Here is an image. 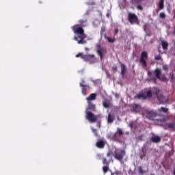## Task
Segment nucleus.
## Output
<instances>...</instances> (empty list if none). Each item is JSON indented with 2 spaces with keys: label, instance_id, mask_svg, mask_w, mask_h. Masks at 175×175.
I'll list each match as a JSON object with an SVG mask.
<instances>
[{
  "label": "nucleus",
  "instance_id": "30",
  "mask_svg": "<svg viewBox=\"0 0 175 175\" xmlns=\"http://www.w3.org/2000/svg\"><path fill=\"white\" fill-rule=\"evenodd\" d=\"M103 165H106L107 166H109V165H110V163L107 161V159L106 158L103 159Z\"/></svg>",
  "mask_w": 175,
  "mask_h": 175
},
{
  "label": "nucleus",
  "instance_id": "12",
  "mask_svg": "<svg viewBox=\"0 0 175 175\" xmlns=\"http://www.w3.org/2000/svg\"><path fill=\"white\" fill-rule=\"evenodd\" d=\"M96 53H97L98 55H99L100 59H103V55L106 54V53H107V49L106 48H100L99 50L96 51Z\"/></svg>",
  "mask_w": 175,
  "mask_h": 175
},
{
  "label": "nucleus",
  "instance_id": "6",
  "mask_svg": "<svg viewBox=\"0 0 175 175\" xmlns=\"http://www.w3.org/2000/svg\"><path fill=\"white\" fill-rule=\"evenodd\" d=\"M153 90L155 92L157 100L160 103L163 105L164 103H167L169 102V98H166L163 94H159L161 92V90L158 88H153Z\"/></svg>",
  "mask_w": 175,
  "mask_h": 175
},
{
  "label": "nucleus",
  "instance_id": "35",
  "mask_svg": "<svg viewBox=\"0 0 175 175\" xmlns=\"http://www.w3.org/2000/svg\"><path fill=\"white\" fill-rule=\"evenodd\" d=\"M154 59L156 61H161V59H162V57L159 55H158L154 56Z\"/></svg>",
  "mask_w": 175,
  "mask_h": 175
},
{
  "label": "nucleus",
  "instance_id": "37",
  "mask_svg": "<svg viewBox=\"0 0 175 175\" xmlns=\"http://www.w3.org/2000/svg\"><path fill=\"white\" fill-rule=\"evenodd\" d=\"M163 70H165V72H167V70H169V68L167 67V65H163Z\"/></svg>",
  "mask_w": 175,
  "mask_h": 175
},
{
  "label": "nucleus",
  "instance_id": "52",
  "mask_svg": "<svg viewBox=\"0 0 175 175\" xmlns=\"http://www.w3.org/2000/svg\"><path fill=\"white\" fill-rule=\"evenodd\" d=\"M109 17V14L107 15Z\"/></svg>",
  "mask_w": 175,
  "mask_h": 175
},
{
  "label": "nucleus",
  "instance_id": "22",
  "mask_svg": "<svg viewBox=\"0 0 175 175\" xmlns=\"http://www.w3.org/2000/svg\"><path fill=\"white\" fill-rule=\"evenodd\" d=\"M146 99V94H137L135 96V99Z\"/></svg>",
  "mask_w": 175,
  "mask_h": 175
},
{
  "label": "nucleus",
  "instance_id": "34",
  "mask_svg": "<svg viewBox=\"0 0 175 175\" xmlns=\"http://www.w3.org/2000/svg\"><path fill=\"white\" fill-rule=\"evenodd\" d=\"M136 6H137V9L138 10H141V12H142L143 6H142V3H139V4L137 5Z\"/></svg>",
  "mask_w": 175,
  "mask_h": 175
},
{
  "label": "nucleus",
  "instance_id": "42",
  "mask_svg": "<svg viewBox=\"0 0 175 175\" xmlns=\"http://www.w3.org/2000/svg\"><path fill=\"white\" fill-rule=\"evenodd\" d=\"M115 97L118 99L120 98V94H115Z\"/></svg>",
  "mask_w": 175,
  "mask_h": 175
},
{
  "label": "nucleus",
  "instance_id": "36",
  "mask_svg": "<svg viewBox=\"0 0 175 175\" xmlns=\"http://www.w3.org/2000/svg\"><path fill=\"white\" fill-rule=\"evenodd\" d=\"M171 80H172V83H175V74L174 73L172 74Z\"/></svg>",
  "mask_w": 175,
  "mask_h": 175
},
{
  "label": "nucleus",
  "instance_id": "38",
  "mask_svg": "<svg viewBox=\"0 0 175 175\" xmlns=\"http://www.w3.org/2000/svg\"><path fill=\"white\" fill-rule=\"evenodd\" d=\"M112 70H113V73H116V72H117V70H118V68H117L116 66H114L112 67Z\"/></svg>",
  "mask_w": 175,
  "mask_h": 175
},
{
  "label": "nucleus",
  "instance_id": "26",
  "mask_svg": "<svg viewBox=\"0 0 175 175\" xmlns=\"http://www.w3.org/2000/svg\"><path fill=\"white\" fill-rule=\"evenodd\" d=\"M139 107H140V105H139V104L133 105V111H135V113H137V111H139Z\"/></svg>",
  "mask_w": 175,
  "mask_h": 175
},
{
  "label": "nucleus",
  "instance_id": "9",
  "mask_svg": "<svg viewBox=\"0 0 175 175\" xmlns=\"http://www.w3.org/2000/svg\"><path fill=\"white\" fill-rule=\"evenodd\" d=\"M128 21L130 24H137V23H139V18H137L136 14L130 12L129 13Z\"/></svg>",
  "mask_w": 175,
  "mask_h": 175
},
{
  "label": "nucleus",
  "instance_id": "11",
  "mask_svg": "<svg viewBox=\"0 0 175 175\" xmlns=\"http://www.w3.org/2000/svg\"><path fill=\"white\" fill-rule=\"evenodd\" d=\"M144 115L149 120H154L157 117V112L154 111L146 110L144 111Z\"/></svg>",
  "mask_w": 175,
  "mask_h": 175
},
{
  "label": "nucleus",
  "instance_id": "39",
  "mask_svg": "<svg viewBox=\"0 0 175 175\" xmlns=\"http://www.w3.org/2000/svg\"><path fill=\"white\" fill-rule=\"evenodd\" d=\"M129 126L131 127V129L133 128V122H130L129 124Z\"/></svg>",
  "mask_w": 175,
  "mask_h": 175
},
{
  "label": "nucleus",
  "instance_id": "21",
  "mask_svg": "<svg viewBox=\"0 0 175 175\" xmlns=\"http://www.w3.org/2000/svg\"><path fill=\"white\" fill-rule=\"evenodd\" d=\"M161 45L163 47V50H167V47H169V43H167V42L162 41Z\"/></svg>",
  "mask_w": 175,
  "mask_h": 175
},
{
  "label": "nucleus",
  "instance_id": "48",
  "mask_svg": "<svg viewBox=\"0 0 175 175\" xmlns=\"http://www.w3.org/2000/svg\"><path fill=\"white\" fill-rule=\"evenodd\" d=\"M79 24H81V20L79 21Z\"/></svg>",
  "mask_w": 175,
  "mask_h": 175
},
{
  "label": "nucleus",
  "instance_id": "3",
  "mask_svg": "<svg viewBox=\"0 0 175 175\" xmlns=\"http://www.w3.org/2000/svg\"><path fill=\"white\" fill-rule=\"evenodd\" d=\"M88 107L85 109V118L89 120L90 122H96V116L92 113V111H96V105L94 103H87Z\"/></svg>",
  "mask_w": 175,
  "mask_h": 175
},
{
  "label": "nucleus",
  "instance_id": "2",
  "mask_svg": "<svg viewBox=\"0 0 175 175\" xmlns=\"http://www.w3.org/2000/svg\"><path fill=\"white\" fill-rule=\"evenodd\" d=\"M147 75L148 76V81H152L154 84H157V79L163 83H167L169 81L167 77L162 74V70L159 68L155 69L153 72L148 71Z\"/></svg>",
  "mask_w": 175,
  "mask_h": 175
},
{
  "label": "nucleus",
  "instance_id": "23",
  "mask_svg": "<svg viewBox=\"0 0 175 175\" xmlns=\"http://www.w3.org/2000/svg\"><path fill=\"white\" fill-rule=\"evenodd\" d=\"M105 38L108 40L109 43H114L116 42V38H111V37L107 36L106 35L105 36Z\"/></svg>",
  "mask_w": 175,
  "mask_h": 175
},
{
  "label": "nucleus",
  "instance_id": "25",
  "mask_svg": "<svg viewBox=\"0 0 175 175\" xmlns=\"http://www.w3.org/2000/svg\"><path fill=\"white\" fill-rule=\"evenodd\" d=\"M164 2H165L164 0L159 1V8L160 9V10H162V9H163V8H165Z\"/></svg>",
  "mask_w": 175,
  "mask_h": 175
},
{
  "label": "nucleus",
  "instance_id": "5",
  "mask_svg": "<svg viewBox=\"0 0 175 175\" xmlns=\"http://www.w3.org/2000/svg\"><path fill=\"white\" fill-rule=\"evenodd\" d=\"M80 57L81 59H83L85 62H90V64H95L96 62V57L95 55H83L81 53H79L76 55V58Z\"/></svg>",
  "mask_w": 175,
  "mask_h": 175
},
{
  "label": "nucleus",
  "instance_id": "4",
  "mask_svg": "<svg viewBox=\"0 0 175 175\" xmlns=\"http://www.w3.org/2000/svg\"><path fill=\"white\" fill-rule=\"evenodd\" d=\"M122 136H124V132L120 128L117 129V131L114 134H110L109 137L111 140L113 142H117L118 143H122Z\"/></svg>",
  "mask_w": 175,
  "mask_h": 175
},
{
  "label": "nucleus",
  "instance_id": "45",
  "mask_svg": "<svg viewBox=\"0 0 175 175\" xmlns=\"http://www.w3.org/2000/svg\"><path fill=\"white\" fill-rule=\"evenodd\" d=\"M116 175L121 174V172H116Z\"/></svg>",
  "mask_w": 175,
  "mask_h": 175
},
{
  "label": "nucleus",
  "instance_id": "24",
  "mask_svg": "<svg viewBox=\"0 0 175 175\" xmlns=\"http://www.w3.org/2000/svg\"><path fill=\"white\" fill-rule=\"evenodd\" d=\"M103 105L105 109H109L110 107V102L108 100L103 101Z\"/></svg>",
  "mask_w": 175,
  "mask_h": 175
},
{
  "label": "nucleus",
  "instance_id": "31",
  "mask_svg": "<svg viewBox=\"0 0 175 175\" xmlns=\"http://www.w3.org/2000/svg\"><path fill=\"white\" fill-rule=\"evenodd\" d=\"M138 172L139 174H144V170H143V167H139Z\"/></svg>",
  "mask_w": 175,
  "mask_h": 175
},
{
  "label": "nucleus",
  "instance_id": "50",
  "mask_svg": "<svg viewBox=\"0 0 175 175\" xmlns=\"http://www.w3.org/2000/svg\"><path fill=\"white\" fill-rule=\"evenodd\" d=\"M98 48L100 49V45L98 46Z\"/></svg>",
  "mask_w": 175,
  "mask_h": 175
},
{
  "label": "nucleus",
  "instance_id": "46",
  "mask_svg": "<svg viewBox=\"0 0 175 175\" xmlns=\"http://www.w3.org/2000/svg\"><path fill=\"white\" fill-rule=\"evenodd\" d=\"M101 32H105V28L103 27V28L101 29Z\"/></svg>",
  "mask_w": 175,
  "mask_h": 175
},
{
  "label": "nucleus",
  "instance_id": "19",
  "mask_svg": "<svg viewBox=\"0 0 175 175\" xmlns=\"http://www.w3.org/2000/svg\"><path fill=\"white\" fill-rule=\"evenodd\" d=\"M113 122H114V115H112L111 113H109L108 118H107L108 124H113Z\"/></svg>",
  "mask_w": 175,
  "mask_h": 175
},
{
  "label": "nucleus",
  "instance_id": "7",
  "mask_svg": "<svg viewBox=\"0 0 175 175\" xmlns=\"http://www.w3.org/2000/svg\"><path fill=\"white\" fill-rule=\"evenodd\" d=\"M79 87H81L82 95L87 96V90H91V87L90 85L85 84V80H84V79H82L79 83Z\"/></svg>",
  "mask_w": 175,
  "mask_h": 175
},
{
  "label": "nucleus",
  "instance_id": "51",
  "mask_svg": "<svg viewBox=\"0 0 175 175\" xmlns=\"http://www.w3.org/2000/svg\"><path fill=\"white\" fill-rule=\"evenodd\" d=\"M39 3H42V2H41V1H39Z\"/></svg>",
  "mask_w": 175,
  "mask_h": 175
},
{
  "label": "nucleus",
  "instance_id": "29",
  "mask_svg": "<svg viewBox=\"0 0 175 175\" xmlns=\"http://www.w3.org/2000/svg\"><path fill=\"white\" fill-rule=\"evenodd\" d=\"M103 171L105 174L109 172V165H105L103 167Z\"/></svg>",
  "mask_w": 175,
  "mask_h": 175
},
{
  "label": "nucleus",
  "instance_id": "15",
  "mask_svg": "<svg viewBox=\"0 0 175 175\" xmlns=\"http://www.w3.org/2000/svg\"><path fill=\"white\" fill-rule=\"evenodd\" d=\"M105 141L102 139H99L96 143V147H97V148L103 149L105 148Z\"/></svg>",
  "mask_w": 175,
  "mask_h": 175
},
{
  "label": "nucleus",
  "instance_id": "28",
  "mask_svg": "<svg viewBox=\"0 0 175 175\" xmlns=\"http://www.w3.org/2000/svg\"><path fill=\"white\" fill-rule=\"evenodd\" d=\"M92 133H94V136H96V137H99V134H98V130H96V129L92 128Z\"/></svg>",
  "mask_w": 175,
  "mask_h": 175
},
{
  "label": "nucleus",
  "instance_id": "40",
  "mask_svg": "<svg viewBox=\"0 0 175 175\" xmlns=\"http://www.w3.org/2000/svg\"><path fill=\"white\" fill-rule=\"evenodd\" d=\"M118 28H116L114 29V35H117V33H118Z\"/></svg>",
  "mask_w": 175,
  "mask_h": 175
},
{
  "label": "nucleus",
  "instance_id": "8",
  "mask_svg": "<svg viewBox=\"0 0 175 175\" xmlns=\"http://www.w3.org/2000/svg\"><path fill=\"white\" fill-rule=\"evenodd\" d=\"M148 59V54L147 53V51H142L141 53V57L139 59V62L142 65V68L144 69H146L147 68V61L146 59Z\"/></svg>",
  "mask_w": 175,
  "mask_h": 175
},
{
  "label": "nucleus",
  "instance_id": "44",
  "mask_svg": "<svg viewBox=\"0 0 175 175\" xmlns=\"http://www.w3.org/2000/svg\"><path fill=\"white\" fill-rule=\"evenodd\" d=\"M90 5H96V3H95L94 1H92L90 2Z\"/></svg>",
  "mask_w": 175,
  "mask_h": 175
},
{
  "label": "nucleus",
  "instance_id": "41",
  "mask_svg": "<svg viewBox=\"0 0 175 175\" xmlns=\"http://www.w3.org/2000/svg\"><path fill=\"white\" fill-rule=\"evenodd\" d=\"M138 139H139V140H143V135H139V136H138Z\"/></svg>",
  "mask_w": 175,
  "mask_h": 175
},
{
  "label": "nucleus",
  "instance_id": "27",
  "mask_svg": "<svg viewBox=\"0 0 175 175\" xmlns=\"http://www.w3.org/2000/svg\"><path fill=\"white\" fill-rule=\"evenodd\" d=\"M146 99L147 98H152V92L151 90H148L146 92V95H145Z\"/></svg>",
  "mask_w": 175,
  "mask_h": 175
},
{
  "label": "nucleus",
  "instance_id": "14",
  "mask_svg": "<svg viewBox=\"0 0 175 175\" xmlns=\"http://www.w3.org/2000/svg\"><path fill=\"white\" fill-rule=\"evenodd\" d=\"M96 100V94L92 93L86 98L87 103H92V100Z\"/></svg>",
  "mask_w": 175,
  "mask_h": 175
},
{
  "label": "nucleus",
  "instance_id": "17",
  "mask_svg": "<svg viewBox=\"0 0 175 175\" xmlns=\"http://www.w3.org/2000/svg\"><path fill=\"white\" fill-rule=\"evenodd\" d=\"M146 154H147V150L146 149V148H142L141 150V153L139 154L140 159H143V158L146 157Z\"/></svg>",
  "mask_w": 175,
  "mask_h": 175
},
{
  "label": "nucleus",
  "instance_id": "47",
  "mask_svg": "<svg viewBox=\"0 0 175 175\" xmlns=\"http://www.w3.org/2000/svg\"><path fill=\"white\" fill-rule=\"evenodd\" d=\"M126 135H129V131H126Z\"/></svg>",
  "mask_w": 175,
  "mask_h": 175
},
{
  "label": "nucleus",
  "instance_id": "43",
  "mask_svg": "<svg viewBox=\"0 0 175 175\" xmlns=\"http://www.w3.org/2000/svg\"><path fill=\"white\" fill-rule=\"evenodd\" d=\"M111 155V152H108L107 154V157H110Z\"/></svg>",
  "mask_w": 175,
  "mask_h": 175
},
{
  "label": "nucleus",
  "instance_id": "33",
  "mask_svg": "<svg viewBox=\"0 0 175 175\" xmlns=\"http://www.w3.org/2000/svg\"><path fill=\"white\" fill-rule=\"evenodd\" d=\"M161 111H163V113H167V111H169V109L165 108L163 107H161Z\"/></svg>",
  "mask_w": 175,
  "mask_h": 175
},
{
  "label": "nucleus",
  "instance_id": "20",
  "mask_svg": "<svg viewBox=\"0 0 175 175\" xmlns=\"http://www.w3.org/2000/svg\"><path fill=\"white\" fill-rule=\"evenodd\" d=\"M125 72H126V66L124 64H121V75L122 76L125 75Z\"/></svg>",
  "mask_w": 175,
  "mask_h": 175
},
{
  "label": "nucleus",
  "instance_id": "18",
  "mask_svg": "<svg viewBox=\"0 0 175 175\" xmlns=\"http://www.w3.org/2000/svg\"><path fill=\"white\" fill-rule=\"evenodd\" d=\"M130 3L134 6H137L140 3H143V0H131Z\"/></svg>",
  "mask_w": 175,
  "mask_h": 175
},
{
  "label": "nucleus",
  "instance_id": "49",
  "mask_svg": "<svg viewBox=\"0 0 175 175\" xmlns=\"http://www.w3.org/2000/svg\"><path fill=\"white\" fill-rule=\"evenodd\" d=\"M174 175H175V170H174Z\"/></svg>",
  "mask_w": 175,
  "mask_h": 175
},
{
  "label": "nucleus",
  "instance_id": "16",
  "mask_svg": "<svg viewBox=\"0 0 175 175\" xmlns=\"http://www.w3.org/2000/svg\"><path fill=\"white\" fill-rule=\"evenodd\" d=\"M150 140H151V142H152V143H160L161 137H159L158 135H154L150 138Z\"/></svg>",
  "mask_w": 175,
  "mask_h": 175
},
{
  "label": "nucleus",
  "instance_id": "1",
  "mask_svg": "<svg viewBox=\"0 0 175 175\" xmlns=\"http://www.w3.org/2000/svg\"><path fill=\"white\" fill-rule=\"evenodd\" d=\"M71 29L75 33L74 40L77 42L78 44H85L87 41L84 40L86 38L84 29L80 25H75Z\"/></svg>",
  "mask_w": 175,
  "mask_h": 175
},
{
  "label": "nucleus",
  "instance_id": "13",
  "mask_svg": "<svg viewBox=\"0 0 175 175\" xmlns=\"http://www.w3.org/2000/svg\"><path fill=\"white\" fill-rule=\"evenodd\" d=\"M165 129H169L170 131H172V132H174L175 131V122L172 123H168L164 125Z\"/></svg>",
  "mask_w": 175,
  "mask_h": 175
},
{
  "label": "nucleus",
  "instance_id": "10",
  "mask_svg": "<svg viewBox=\"0 0 175 175\" xmlns=\"http://www.w3.org/2000/svg\"><path fill=\"white\" fill-rule=\"evenodd\" d=\"M125 157V150H121L120 152L115 151L114 158L118 161H122Z\"/></svg>",
  "mask_w": 175,
  "mask_h": 175
},
{
  "label": "nucleus",
  "instance_id": "32",
  "mask_svg": "<svg viewBox=\"0 0 175 175\" xmlns=\"http://www.w3.org/2000/svg\"><path fill=\"white\" fill-rule=\"evenodd\" d=\"M159 17H160V18L165 19V18H166V14H165L164 12H161L159 14Z\"/></svg>",
  "mask_w": 175,
  "mask_h": 175
}]
</instances>
